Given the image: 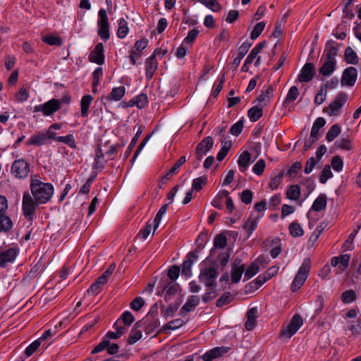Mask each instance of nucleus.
Returning a JSON list of instances; mask_svg holds the SVG:
<instances>
[{"label":"nucleus","mask_w":361,"mask_h":361,"mask_svg":"<svg viewBox=\"0 0 361 361\" xmlns=\"http://www.w3.org/2000/svg\"><path fill=\"white\" fill-rule=\"evenodd\" d=\"M207 240V234L201 233L199 234L196 239L197 247L193 252H197V254L204 248V244Z\"/></svg>","instance_id":"bf43d9fd"},{"label":"nucleus","mask_w":361,"mask_h":361,"mask_svg":"<svg viewBox=\"0 0 361 361\" xmlns=\"http://www.w3.org/2000/svg\"><path fill=\"white\" fill-rule=\"evenodd\" d=\"M198 258L197 252H190L186 256V259L182 264L181 274L190 277L192 276L191 267L193 262Z\"/></svg>","instance_id":"a211bd4d"},{"label":"nucleus","mask_w":361,"mask_h":361,"mask_svg":"<svg viewBox=\"0 0 361 361\" xmlns=\"http://www.w3.org/2000/svg\"><path fill=\"white\" fill-rule=\"evenodd\" d=\"M275 245V247L270 250V255L272 258H276L281 252V240L279 238H276L271 240V246Z\"/></svg>","instance_id":"603ef678"},{"label":"nucleus","mask_w":361,"mask_h":361,"mask_svg":"<svg viewBox=\"0 0 361 361\" xmlns=\"http://www.w3.org/2000/svg\"><path fill=\"white\" fill-rule=\"evenodd\" d=\"M226 245V237L222 233L218 234L214 239V247L211 249L207 259L213 264L220 262L222 267H225L229 261L230 254L228 252H222L219 250L224 249Z\"/></svg>","instance_id":"f257e3e1"},{"label":"nucleus","mask_w":361,"mask_h":361,"mask_svg":"<svg viewBox=\"0 0 361 361\" xmlns=\"http://www.w3.org/2000/svg\"><path fill=\"white\" fill-rule=\"evenodd\" d=\"M13 227V222L11 218L6 214L0 215V233H8Z\"/></svg>","instance_id":"c756f323"},{"label":"nucleus","mask_w":361,"mask_h":361,"mask_svg":"<svg viewBox=\"0 0 361 361\" xmlns=\"http://www.w3.org/2000/svg\"><path fill=\"white\" fill-rule=\"evenodd\" d=\"M357 77V71L355 67L346 68L342 74L341 82L342 85L353 86Z\"/></svg>","instance_id":"4468645a"},{"label":"nucleus","mask_w":361,"mask_h":361,"mask_svg":"<svg viewBox=\"0 0 361 361\" xmlns=\"http://www.w3.org/2000/svg\"><path fill=\"white\" fill-rule=\"evenodd\" d=\"M161 51L159 49H156L153 54L147 59L145 62V75L147 80H149L152 78L154 72L157 71L158 67V62L157 60V56Z\"/></svg>","instance_id":"f8f14e48"},{"label":"nucleus","mask_w":361,"mask_h":361,"mask_svg":"<svg viewBox=\"0 0 361 361\" xmlns=\"http://www.w3.org/2000/svg\"><path fill=\"white\" fill-rule=\"evenodd\" d=\"M219 275V272L214 267H204L201 269L199 275L200 282L203 283L206 287L212 290L216 288V280Z\"/></svg>","instance_id":"39448f33"},{"label":"nucleus","mask_w":361,"mask_h":361,"mask_svg":"<svg viewBox=\"0 0 361 361\" xmlns=\"http://www.w3.org/2000/svg\"><path fill=\"white\" fill-rule=\"evenodd\" d=\"M274 89L272 85H269L264 91L262 92V94L259 96L258 101L260 103H263L264 105H267L271 98L273 97Z\"/></svg>","instance_id":"4c0bfd02"},{"label":"nucleus","mask_w":361,"mask_h":361,"mask_svg":"<svg viewBox=\"0 0 361 361\" xmlns=\"http://www.w3.org/2000/svg\"><path fill=\"white\" fill-rule=\"evenodd\" d=\"M259 218L260 216H253V214H251L250 216L245 221L243 227L249 234H251L256 229Z\"/></svg>","instance_id":"473e14b6"},{"label":"nucleus","mask_w":361,"mask_h":361,"mask_svg":"<svg viewBox=\"0 0 361 361\" xmlns=\"http://www.w3.org/2000/svg\"><path fill=\"white\" fill-rule=\"evenodd\" d=\"M152 226L153 222H151L150 220L147 221L145 226L140 231L137 237L140 238L142 240H146L149 235L151 233Z\"/></svg>","instance_id":"3c124183"},{"label":"nucleus","mask_w":361,"mask_h":361,"mask_svg":"<svg viewBox=\"0 0 361 361\" xmlns=\"http://www.w3.org/2000/svg\"><path fill=\"white\" fill-rule=\"evenodd\" d=\"M265 45L266 41H262L259 42L257 46H255L246 58V63H252L254 59L257 57V54L265 47Z\"/></svg>","instance_id":"ea45409f"},{"label":"nucleus","mask_w":361,"mask_h":361,"mask_svg":"<svg viewBox=\"0 0 361 361\" xmlns=\"http://www.w3.org/2000/svg\"><path fill=\"white\" fill-rule=\"evenodd\" d=\"M337 62L330 60H326L324 64L319 69V72L324 77L330 76L336 68Z\"/></svg>","instance_id":"393cba45"},{"label":"nucleus","mask_w":361,"mask_h":361,"mask_svg":"<svg viewBox=\"0 0 361 361\" xmlns=\"http://www.w3.org/2000/svg\"><path fill=\"white\" fill-rule=\"evenodd\" d=\"M326 196L325 194H320L314 201L311 209L315 212H320L326 207Z\"/></svg>","instance_id":"cd10ccee"},{"label":"nucleus","mask_w":361,"mask_h":361,"mask_svg":"<svg viewBox=\"0 0 361 361\" xmlns=\"http://www.w3.org/2000/svg\"><path fill=\"white\" fill-rule=\"evenodd\" d=\"M129 31L128 23L124 18H121L118 22V28L117 30V36L120 39H123L126 37Z\"/></svg>","instance_id":"58836bf2"},{"label":"nucleus","mask_w":361,"mask_h":361,"mask_svg":"<svg viewBox=\"0 0 361 361\" xmlns=\"http://www.w3.org/2000/svg\"><path fill=\"white\" fill-rule=\"evenodd\" d=\"M185 324V322L181 319H176L165 324L162 327L163 331L166 330H176L181 327Z\"/></svg>","instance_id":"de8ad7c7"},{"label":"nucleus","mask_w":361,"mask_h":361,"mask_svg":"<svg viewBox=\"0 0 361 361\" xmlns=\"http://www.w3.org/2000/svg\"><path fill=\"white\" fill-rule=\"evenodd\" d=\"M169 204L166 203L162 205V207L159 209L157 214H156L155 218L153 220V233L159 228L163 216L166 214V212L168 210Z\"/></svg>","instance_id":"7c9ffc66"},{"label":"nucleus","mask_w":361,"mask_h":361,"mask_svg":"<svg viewBox=\"0 0 361 361\" xmlns=\"http://www.w3.org/2000/svg\"><path fill=\"white\" fill-rule=\"evenodd\" d=\"M247 116L250 121L255 122L262 116V109L258 106H252L248 110Z\"/></svg>","instance_id":"c9c22d12"},{"label":"nucleus","mask_w":361,"mask_h":361,"mask_svg":"<svg viewBox=\"0 0 361 361\" xmlns=\"http://www.w3.org/2000/svg\"><path fill=\"white\" fill-rule=\"evenodd\" d=\"M142 129H143L142 126H137V130L135 135H134V137H133L130 145H128V147L126 151V153H125L126 157H128L130 155V154L131 153L132 149L135 147V144L137 143V140H139V138L142 133Z\"/></svg>","instance_id":"a19ab883"},{"label":"nucleus","mask_w":361,"mask_h":361,"mask_svg":"<svg viewBox=\"0 0 361 361\" xmlns=\"http://www.w3.org/2000/svg\"><path fill=\"white\" fill-rule=\"evenodd\" d=\"M345 60L348 63L354 65L358 63V56L350 47H348L345 50Z\"/></svg>","instance_id":"72a5a7b5"},{"label":"nucleus","mask_w":361,"mask_h":361,"mask_svg":"<svg viewBox=\"0 0 361 361\" xmlns=\"http://www.w3.org/2000/svg\"><path fill=\"white\" fill-rule=\"evenodd\" d=\"M299 95V90L296 86H292L287 94L284 103L293 102Z\"/></svg>","instance_id":"5fc2aeb1"},{"label":"nucleus","mask_w":361,"mask_h":361,"mask_svg":"<svg viewBox=\"0 0 361 361\" xmlns=\"http://www.w3.org/2000/svg\"><path fill=\"white\" fill-rule=\"evenodd\" d=\"M288 229L290 234L294 238L300 237L304 233L302 226L297 222H292L289 225Z\"/></svg>","instance_id":"37998d69"},{"label":"nucleus","mask_w":361,"mask_h":361,"mask_svg":"<svg viewBox=\"0 0 361 361\" xmlns=\"http://www.w3.org/2000/svg\"><path fill=\"white\" fill-rule=\"evenodd\" d=\"M126 88L124 86H120L118 87H114L111 93L106 97L107 101H119L125 95Z\"/></svg>","instance_id":"a878e982"},{"label":"nucleus","mask_w":361,"mask_h":361,"mask_svg":"<svg viewBox=\"0 0 361 361\" xmlns=\"http://www.w3.org/2000/svg\"><path fill=\"white\" fill-rule=\"evenodd\" d=\"M180 286L178 283H174L173 282H169L166 286H163L161 287V291L158 292L159 295H161L164 291H166L164 298L166 302H169L171 300L172 296H173L178 291Z\"/></svg>","instance_id":"6ab92c4d"},{"label":"nucleus","mask_w":361,"mask_h":361,"mask_svg":"<svg viewBox=\"0 0 361 361\" xmlns=\"http://www.w3.org/2000/svg\"><path fill=\"white\" fill-rule=\"evenodd\" d=\"M19 253V248L17 245H13L6 249L0 250V268H5L12 264Z\"/></svg>","instance_id":"6e6552de"},{"label":"nucleus","mask_w":361,"mask_h":361,"mask_svg":"<svg viewBox=\"0 0 361 361\" xmlns=\"http://www.w3.org/2000/svg\"><path fill=\"white\" fill-rule=\"evenodd\" d=\"M268 280L269 279L265 276V274H262L259 276H258L257 279H255V280L251 281L250 284V286L252 288H254L256 290L258 288H259L262 284L266 283Z\"/></svg>","instance_id":"69168bd1"},{"label":"nucleus","mask_w":361,"mask_h":361,"mask_svg":"<svg viewBox=\"0 0 361 361\" xmlns=\"http://www.w3.org/2000/svg\"><path fill=\"white\" fill-rule=\"evenodd\" d=\"M148 99L146 94H140L133 97L128 103L127 106H136L138 109H142L147 104Z\"/></svg>","instance_id":"5701e85b"},{"label":"nucleus","mask_w":361,"mask_h":361,"mask_svg":"<svg viewBox=\"0 0 361 361\" xmlns=\"http://www.w3.org/2000/svg\"><path fill=\"white\" fill-rule=\"evenodd\" d=\"M230 349L231 348L227 346L215 347L207 351L200 357L202 359L203 361H212L213 360L217 357H220L224 354L227 353L230 350Z\"/></svg>","instance_id":"2eb2a0df"},{"label":"nucleus","mask_w":361,"mask_h":361,"mask_svg":"<svg viewBox=\"0 0 361 361\" xmlns=\"http://www.w3.org/2000/svg\"><path fill=\"white\" fill-rule=\"evenodd\" d=\"M207 176H201L197 178H195L192 183V189L195 191H200L202 188L207 184Z\"/></svg>","instance_id":"a18cd8bd"},{"label":"nucleus","mask_w":361,"mask_h":361,"mask_svg":"<svg viewBox=\"0 0 361 361\" xmlns=\"http://www.w3.org/2000/svg\"><path fill=\"white\" fill-rule=\"evenodd\" d=\"M169 204L166 203L162 205V207L159 209L157 214H156L155 218L153 220V233L159 228L163 216L166 214V212L168 210Z\"/></svg>","instance_id":"2f4dec72"},{"label":"nucleus","mask_w":361,"mask_h":361,"mask_svg":"<svg viewBox=\"0 0 361 361\" xmlns=\"http://www.w3.org/2000/svg\"><path fill=\"white\" fill-rule=\"evenodd\" d=\"M93 100V97L90 94L83 96L80 101L81 116L87 117L89 114V108Z\"/></svg>","instance_id":"c85d7f7f"},{"label":"nucleus","mask_w":361,"mask_h":361,"mask_svg":"<svg viewBox=\"0 0 361 361\" xmlns=\"http://www.w3.org/2000/svg\"><path fill=\"white\" fill-rule=\"evenodd\" d=\"M316 73L315 66L312 63H306L300 70L298 76V80L301 82L311 81Z\"/></svg>","instance_id":"ddd939ff"},{"label":"nucleus","mask_w":361,"mask_h":361,"mask_svg":"<svg viewBox=\"0 0 361 361\" xmlns=\"http://www.w3.org/2000/svg\"><path fill=\"white\" fill-rule=\"evenodd\" d=\"M310 264L311 261L310 258H305L303 260L292 282L290 289L293 292H296L304 284L310 273Z\"/></svg>","instance_id":"20e7f679"},{"label":"nucleus","mask_w":361,"mask_h":361,"mask_svg":"<svg viewBox=\"0 0 361 361\" xmlns=\"http://www.w3.org/2000/svg\"><path fill=\"white\" fill-rule=\"evenodd\" d=\"M42 40L51 46L56 45L59 47L63 42L61 37L54 35H45L42 38Z\"/></svg>","instance_id":"49530a36"},{"label":"nucleus","mask_w":361,"mask_h":361,"mask_svg":"<svg viewBox=\"0 0 361 361\" xmlns=\"http://www.w3.org/2000/svg\"><path fill=\"white\" fill-rule=\"evenodd\" d=\"M178 304H170L167 308L164 306L161 307V314L164 318L173 316L178 309Z\"/></svg>","instance_id":"c03bdc74"},{"label":"nucleus","mask_w":361,"mask_h":361,"mask_svg":"<svg viewBox=\"0 0 361 361\" xmlns=\"http://www.w3.org/2000/svg\"><path fill=\"white\" fill-rule=\"evenodd\" d=\"M47 141V135L44 131L35 133L26 141L25 145L27 146L34 145L39 147L45 145Z\"/></svg>","instance_id":"412c9836"},{"label":"nucleus","mask_w":361,"mask_h":361,"mask_svg":"<svg viewBox=\"0 0 361 361\" xmlns=\"http://www.w3.org/2000/svg\"><path fill=\"white\" fill-rule=\"evenodd\" d=\"M341 132V127L338 124L333 125L326 133V140L328 142H332L336 137L338 136Z\"/></svg>","instance_id":"79ce46f5"},{"label":"nucleus","mask_w":361,"mask_h":361,"mask_svg":"<svg viewBox=\"0 0 361 361\" xmlns=\"http://www.w3.org/2000/svg\"><path fill=\"white\" fill-rule=\"evenodd\" d=\"M333 176V173L331 171V168L329 165H326L320 175L319 181L321 183L324 184L326 183L327 180Z\"/></svg>","instance_id":"338daca9"},{"label":"nucleus","mask_w":361,"mask_h":361,"mask_svg":"<svg viewBox=\"0 0 361 361\" xmlns=\"http://www.w3.org/2000/svg\"><path fill=\"white\" fill-rule=\"evenodd\" d=\"M245 271V267H232L231 270V281L233 283H238L240 281L243 273Z\"/></svg>","instance_id":"e2e57ef3"},{"label":"nucleus","mask_w":361,"mask_h":361,"mask_svg":"<svg viewBox=\"0 0 361 361\" xmlns=\"http://www.w3.org/2000/svg\"><path fill=\"white\" fill-rule=\"evenodd\" d=\"M30 188L31 195L41 204L48 202L54 194V186L51 183H44L37 179H31Z\"/></svg>","instance_id":"f03ea898"},{"label":"nucleus","mask_w":361,"mask_h":361,"mask_svg":"<svg viewBox=\"0 0 361 361\" xmlns=\"http://www.w3.org/2000/svg\"><path fill=\"white\" fill-rule=\"evenodd\" d=\"M214 141L212 137L208 136L204 138L196 147L195 157L198 162L212 148ZM199 164V163H197Z\"/></svg>","instance_id":"9b49d317"},{"label":"nucleus","mask_w":361,"mask_h":361,"mask_svg":"<svg viewBox=\"0 0 361 361\" xmlns=\"http://www.w3.org/2000/svg\"><path fill=\"white\" fill-rule=\"evenodd\" d=\"M57 142L65 143L73 149H75L77 147L75 138L71 134H69L66 136H59L57 138Z\"/></svg>","instance_id":"8fccbe9b"},{"label":"nucleus","mask_w":361,"mask_h":361,"mask_svg":"<svg viewBox=\"0 0 361 361\" xmlns=\"http://www.w3.org/2000/svg\"><path fill=\"white\" fill-rule=\"evenodd\" d=\"M30 164L23 159L15 160L11 166V173L17 178H25L30 173Z\"/></svg>","instance_id":"1a4fd4ad"},{"label":"nucleus","mask_w":361,"mask_h":361,"mask_svg":"<svg viewBox=\"0 0 361 361\" xmlns=\"http://www.w3.org/2000/svg\"><path fill=\"white\" fill-rule=\"evenodd\" d=\"M258 310L256 307H252L247 312V321L245 326L247 331H252L255 326V319L257 317Z\"/></svg>","instance_id":"b1692460"},{"label":"nucleus","mask_w":361,"mask_h":361,"mask_svg":"<svg viewBox=\"0 0 361 361\" xmlns=\"http://www.w3.org/2000/svg\"><path fill=\"white\" fill-rule=\"evenodd\" d=\"M59 102L57 99H51L43 104L33 107V112H42L44 116L53 115L59 110Z\"/></svg>","instance_id":"9d476101"},{"label":"nucleus","mask_w":361,"mask_h":361,"mask_svg":"<svg viewBox=\"0 0 361 361\" xmlns=\"http://www.w3.org/2000/svg\"><path fill=\"white\" fill-rule=\"evenodd\" d=\"M303 324V319L299 314H295L289 324L281 329V336L286 338H291Z\"/></svg>","instance_id":"423d86ee"},{"label":"nucleus","mask_w":361,"mask_h":361,"mask_svg":"<svg viewBox=\"0 0 361 361\" xmlns=\"http://www.w3.org/2000/svg\"><path fill=\"white\" fill-rule=\"evenodd\" d=\"M265 25L266 24L264 22H260L257 23L254 27L253 30L251 32L250 38L253 40L256 39L264 30Z\"/></svg>","instance_id":"680f3d73"},{"label":"nucleus","mask_w":361,"mask_h":361,"mask_svg":"<svg viewBox=\"0 0 361 361\" xmlns=\"http://www.w3.org/2000/svg\"><path fill=\"white\" fill-rule=\"evenodd\" d=\"M142 338V331L136 328H133L130 331V336L128 339V343L133 345L138 341Z\"/></svg>","instance_id":"4d7b16f0"},{"label":"nucleus","mask_w":361,"mask_h":361,"mask_svg":"<svg viewBox=\"0 0 361 361\" xmlns=\"http://www.w3.org/2000/svg\"><path fill=\"white\" fill-rule=\"evenodd\" d=\"M347 94L343 92H339L334 99L329 104V106L324 109L329 116H337L341 112L342 107L347 102Z\"/></svg>","instance_id":"0eeeda50"},{"label":"nucleus","mask_w":361,"mask_h":361,"mask_svg":"<svg viewBox=\"0 0 361 361\" xmlns=\"http://www.w3.org/2000/svg\"><path fill=\"white\" fill-rule=\"evenodd\" d=\"M251 162V154L248 151H244L240 155L238 164L241 172H244Z\"/></svg>","instance_id":"bb28decb"},{"label":"nucleus","mask_w":361,"mask_h":361,"mask_svg":"<svg viewBox=\"0 0 361 361\" xmlns=\"http://www.w3.org/2000/svg\"><path fill=\"white\" fill-rule=\"evenodd\" d=\"M259 271V267L255 264L252 263L248 266L245 272V279L248 280L257 274Z\"/></svg>","instance_id":"864d4df0"},{"label":"nucleus","mask_w":361,"mask_h":361,"mask_svg":"<svg viewBox=\"0 0 361 361\" xmlns=\"http://www.w3.org/2000/svg\"><path fill=\"white\" fill-rule=\"evenodd\" d=\"M325 123H326V121L324 118H322V117L317 118L314 121L312 128L311 129V133H310L311 137H318L319 130L321 128H322L325 125Z\"/></svg>","instance_id":"e433bc0d"},{"label":"nucleus","mask_w":361,"mask_h":361,"mask_svg":"<svg viewBox=\"0 0 361 361\" xmlns=\"http://www.w3.org/2000/svg\"><path fill=\"white\" fill-rule=\"evenodd\" d=\"M356 293L353 290H348L342 293L341 300L344 303H351L356 300Z\"/></svg>","instance_id":"052dcab7"},{"label":"nucleus","mask_w":361,"mask_h":361,"mask_svg":"<svg viewBox=\"0 0 361 361\" xmlns=\"http://www.w3.org/2000/svg\"><path fill=\"white\" fill-rule=\"evenodd\" d=\"M104 349L107 350L109 355H115L119 350V345L116 343H111L108 339H103L92 350V354L102 352Z\"/></svg>","instance_id":"dca6fc26"},{"label":"nucleus","mask_w":361,"mask_h":361,"mask_svg":"<svg viewBox=\"0 0 361 361\" xmlns=\"http://www.w3.org/2000/svg\"><path fill=\"white\" fill-rule=\"evenodd\" d=\"M99 29L97 30L98 35L104 41H106L110 37L109 25H98Z\"/></svg>","instance_id":"13d9d810"},{"label":"nucleus","mask_w":361,"mask_h":361,"mask_svg":"<svg viewBox=\"0 0 361 361\" xmlns=\"http://www.w3.org/2000/svg\"><path fill=\"white\" fill-rule=\"evenodd\" d=\"M200 300L198 295H190L187 299L185 305L181 307L179 314L182 316H184L185 314L194 311L195 307L200 304Z\"/></svg>","instance_id":"aec40b11"},{"label":"nucleus","mask_w":361,"mask_h":361,"mask_svg":"<svg viewBox=\"0 0 361 361\" xmlns=\"http://www.w3.org/2000/svg\"><path fill=\"white\" fill-rule=\"evenodd\" d=\"M232 294L230 292H226L217 299L216 302V305L218 307H223L225 305L229 304L232 301Z\"/></svg>","instance_id":"09e8293b"},{"label":"nucleus","mask_w":361,"mask_h":361,"mask_svg":"<svg viewBox=\"0 0 361 361\" xmlns=\"http://www.w3.org/2000/svg\"><path fill=\"white\" fill-rule=\"evenodd\" d=\"M324 51L326 52V60L336 61V56L338 52V48L336 46V42L329 40L325 45Z\"/></svg>","instance_id":"4be33fe9"},{"label":"nucleus","mask_w":361,"mask_h":361,"mask_svg":"<svg viewBox=\"0 0 361 361\" xmlns=\"http://www.w3.org/2000/svg\"><path fill=\"white\" fill-rule=\"evenodd\" d=\"M300 195V188L298 185H292L286 191V197L291 200H298Z\"/></svg>","instance_id":"f704fd0d"},{"label":"nucleus","mask_w":361,"mask_h":361,"mask_svg":"<svg viewBox=\"0 0 361 361\" xmlns=\"http://www.w3.org/2000/svg\"><path fill=\"white\" fill-rule=\"evenodd\" d=\"M337 147L345 149L350 150L353 148L351 140L348 138L342 137L335 142Z\"/></svg>","instance_id":"0e129e2a"},{"label":"nucleus","mask_w":361,"mask_h":361,"mask_svg":"<svg viewBox=\"0 0 361 361\" xmlns=\"http://www.w3.org/2000/svg\"><path fill=\"white\" fill-rule=\"evenodd\" d=\"M89 61L98 65L104 63V45L102 42L97 44L94 49L91 51L89 55Z\"/></svg>","instance_id":"f3484780"},{"label":"nucleus","mask_w":361,"mask_h":361,"mask_svg":"<svg viewBox=\"0 0 361 361\" xmlns=\"http://www.w3.org/2000/svg\"><path fill=\"white\" fill-rule=\"evenodd\" d=\"M145 304V300L141 297H136L130 304V308L134 311H139Z\"/></svg>","instance_id":"774afa93"},{"label":"nucleus","mask_w":361,"mask_h":361,"mask_svg":"<svg viewBox=\"0 0 361 361\" xmlns=\"http://www.w3.org/2000/svg\"><path fill=\"white\" fill-rule=\"evenodd\" d=\"M186 161L185 156H182L177 162L172 166L169 171L166 173L165 178H169V176H173L178 172L180 167Z\"/></svg>","instance_id":"6e6d98bb"},{"label":"nucleus","mask_w":361,"mask_h":361,"mask_svg":"<svg viewBox=\"0 0 361 361\" xmlns=\"http://www.w3.org/2000/svg\"><path fill=\"white\" fill-rule=\"evenodd\" d=\"M41 204L33 196L25 191L23 195L22 211L25 219L32 221L35 216V212Z\"/></svg>","instance_id":"7ed1b4c3"}]
</instances>
